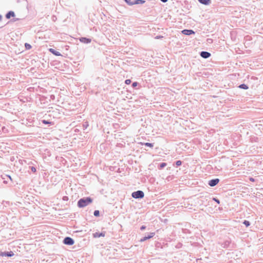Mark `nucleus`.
Masks as SVG:
<instances>
[{"mask_svg":"<svg viewBox=\"0 0 263 263\" xmlns=\"http://www.w3.org/2000/svg\"><path fill=\"white\" fill-rule=\"evenodd\" d=\"M7 19H10L11 17L15 16V13L13 11H9L5 15Z\"/></svg>","mask_w":263,"mask_h":263,"instance_id":"obj_12","label":"nucleus"},{"mask_svg":"<svg viewBox=\"0 0 263 263\" xmlns=\"http://www.w3.org/2000/svg\"><path fill=\"white\" fill-rule=\"evenodd\" d=\"M254 141H255V142H257V141H257V140H258V138H257V137H256V138H255V137H254ZM253 138H252V140H253Z\"/></svg>","mask_w":263,"mask_h":263,"instance_id":"obj_34","label":"nucleus"},{"mask_svg":"<svg viewBox=\"0 0 263 263\" xmlns=\"http://www.w3.org/2000/svg\"><path fill=\"white\" fill-rule=\"evenodd\" d=\"M2 18H3L2 15L1 14H0V21H2Z\"/></svg>","mask_w":263,"mask_h":263,"instance_id":"obj_38","label":"nucleus"},{"mask_svg":"<svg viewBox=\"0 0 263 263\" xmlns=\"http://www.w3.org/2000/svg\"><path fill=\"white\" fill-rule=\"evenodd\" d=\"M49 51L52 53L53 54L56 56H60L61 55V54L58 51H56L54 49L50 48L49 49Z\"/></svg>","mask_w":263,"mask_h":263,"instance_id":"obj_14","label":"nucleus"},{"mask_svg":"<svg viewBox=\"0 0 263 263\" xmlns=\"http://www.w3.org/2000/svg\"><path fill=\"white\" fill-rule=\"evenodd\" d=\"M182 161L181 160H177L175 162L176 166H179L182 164Z\"/></svg>","mask_w":263,"mask_h":263,"instance_id":"obj_25","label":"nucleus"},{"mask_svg":"<svg viewBox=\"0 0 263 263\" xmlns=\"http://www.w3.org/2000/svg\"><path fill=\"white\" fill-rule=\"evenodd\" d=\"M14 253L10 251L9 252H2L0 251V256L2 257L6 256V257H12L14 256Z\"/></svg>","mask_w":263,"mask_h":263,"instance_id":"obj_5","label":"nucleus"},{"mask_svg":"<svg viewBox=\"0 0 263 263\" xmlns=\"http://www.w3.org/2000/svg\"><path fill=\"white\" fill-rule=\"evenodd\" d=\"M131 83V80L130 79H126L125 81V83L126 84H129L130 83Z\"/></svg>","mask_w":263,"mask_h":263,"instance_id":"obj_30","label":"nucleus"},{"mask_svg":"<svg viewBox=\"0 0 263 263\" xmlns=\"http://www.w3.org/2000/svg\"><path fill=\"white\" fill-rule=\"evenodd\" d=\"M17 20H18V18H15V19H13L12 21L13 22H15V21H17Z\"/></svg>","mask_w":263,"mask_h":263,"instance_id":"obj_37","label":"nucleus"},{"mask_svg":"<svg viewBox=\"0 0 263 263\" xmlns=\"http://www.w3.org/2000/svg\"><path fill=\"white\" fill-rule=\"evenodd\" d=\"M220 180L218 178L213 179L209 181L208 184L211 187L215 186L219 182Z\"/></svg>","mask_w":263,"mask_h":263,"instance_id":"obj_4","label":"nucleus"},{"mask_svg":"<svg viewBox=\"0 0 263 263\" xmlns=\"http://www.w3.org/2000/svg\"><path fill=\"white\" fill-rule=\"evenodd\" d=\"M63 242L65 245L69 246H71L74 243V240L70 237H66Z\"/></svg>","mask_w":263,"mask_h":263,"instance_id":"obj_3","label":"nucleus"},{"mask_svg":"<svg viewBox=\"0 0 263 263\" xmlns=\"http://www.w3.org/2000/svg\"><path fill=\"white\" fill-rule=\"evenodd\" d=\"M105 234H106L105 232H102L101 233L96 232L95 233H93V237L94 238H99L100 237H104L105 235Z\"/></svg>","mask_w":263,"mask_h":263,"instance_id":"obj_10","label":"nucleus"},{"mask_svg":"<svg viewBox=\"0 0 263 263\" xmlns=\"http://www.w3.org/2000/svg\"><path fill=\"white\" fill-rule=\"evenodd\" d=\"M51 19L53 22H55L57 20V17L55 15H52Z\"/></svg>","mask_w":263,"mask_h":263,"instance_id":"obj_29","label":"nucleus"},{"mask_svg":"<svg viewBox=\"0 0 263 263\" xmlns=\"http://www.w3.org/2000/svg\"><path fill=\"white\" fill-rule=\"evenodd\" d=\"M200 55L204 59H208L210 57L211 54L208 51H202L200 52Z\"/></svg>","mask_w":263,"mask_h":263,"instance_id":"obj_7","label":"nucleus"},{"mask_svg":"<svg viewBox=\"0 0 263 263\" xmlns=\"http://www.w3.org/2000/svg\"><path fill=\"white\" fill-rule=\"evenodd\" d=\"M89 126L88 122L87 121L83 122L82 124V127L83 128V129H86Z\"/></svg>","mask_w":263,"mask_h":263,"instance_id":"obj_19","label":"nucleus"},{"mask_svg":"<svg viewBox=\"0 0 263 263\" xmlns=\"http://www.w3.org/2000/svg\"><path fill=\"white\" fill-rule=\"evenodd\" d=\"M8 177H9V178H10V179L11 180H12V178H11V177H10V176H8Z\"/></svg>","mask_w":263,"mask_h":263,"instance_id":"obj_39","label":"nucleus"},{"mask_svg":"<svg viewBox=\"0 0 263 263\" xmlns=\"http://www.w3.org/2000/svg\"><path fill=\"white\" fill-rule=\"evenodd\" d=\"M238 87L240 89H248L249 88V87L247 85L245 84H241L240 85H239L238 86Z\"/></svg>","mask_w":263,"mask_h":263,"instance_id":"obj_17","label":"nucleus"},{"mask_svg":"<svg viewBox=\"0 0 263 263\" xmlns=\"http://www.w3.org/2000/svg\"><path fill=\"white\" fill-rule=\"evenodd\" d=\"M249 179L252 182H254L255 181V179L252 177H250Z\"/></svg>","mask_w":263,"mask_h":263,"instance_id":"obj_33","label":"nucleus"},{"mask_svg":"<svg viewBox=\"0 0 263 263\" xmlns=\"http://www.w3.org/2000/svg\"><path fill=\"white\" fill-rule=\"evenodd\" d=\"M167 165V163L165 162H162L159 165V169L161 170Z\"/></svg>","mask_w":263,"mask_h":263,"instance_id":"obj_18","label":"nucleus"},{"mask_svg":"<svg viewBox=\"0 0 263 263\" xmlns=\"http://www.w3.org/2000/svg\"><path fill=\"white\" fill-rule=\"evenodd\" d=\"M92 202V199L90 197L80 199L78 201V206L80 208H84Z\"/></svg>","mask_w":263,"mask_h":263,"instance_id":"obj_1","label":"nucleus"},{"mask_svg":"<svg viewBox=\"0 0 263 263\" xmlns=\"http://www.w3.org/2000/svg\"><path fill=\"white\" fill-rule=\"evenodd\" d=\"M141 145H145L146 146H148V147H149L151 148H153V146H154V143H148V142H146V143H142V142H141L140 143Z\"/></svg>","mask_w":263,"mask_h":263,"instance_id":"obj_16","label":"nucleus"},{"mask_svg":"<svg viewBox=\"0 0 263 263\" xmlns=\"http://www.w3.org/2000/svg\"><path fill=\"white\" fill-rule=\"evenodd\" d=\"M198 1L200 3L204 5H209L211 3V0H198Z\"/></svg>","mask_w":263,"mask_h":263,"instance_id":"obj_13","label":"nucleus"},{"mask_svg":"<svg viewBox=\"0 0 263 263\" xmlns=\"http://www.w3.org/2000/svg\"><path fill=\"white\" fill-rule=\"evenodd\" d=\"M42 122L43 123H44L45 124H51V122L48 120H42Z\"/></svg>","mask_w":263,"mask_h":263,"instance_id":"obj_24","label":"nucleus"},{"mask_svg":"<svg viewBox=\"0 0 263 263\" xmlns=\"http://www.w3.org/2000/svg\"><path fill=\"white\" fill-rule=\"evenodd\" d=\"M132 196L135 199H142L144 196V193L142 191L138 190L133 192Z\"/></svg>","mask_w":263,"mask_h":263,"instance_id":"obj_2","label":"nucleus"},{"mask_svg":"<svg viewBox=\"0 0 263 263\" xmlns=\"http://www.w3.org/2000/svg\"><path fill=\"white\" fill-rule=\"evenodd\" d=\"M182 33L184 35H190L195 34V32L191 29H184L182 31Z\"/></svg>","mask_w":263,"mask_h":263,"instance_id":"obj_8","label":"nucleus"},{"mask_svg":"<svg viewBox=\"0 0 263 263\" xmlns=\"http://www.w3.org/2000/svg\"><path fill=\"white\" fill-rule=\"evenodd\" d=\"M138 84H139V83H138L137 82H133V83H132V87H133V88H135V87H136Z\"/></svg>","mask_w":263,"mask_h":263,"instance_id":"obj_26","label":"nucleus"},{"mask_svg":"<svg viewBox=\"0 0 263 263\" xmlns=\"http://www.w3.org/2000/svg\"><path fill=\"white\" fill-rule=\"evenodd\" d=\"M243 224H244L247 227H248L250 225V222L249 221L245 220L243 221Z\"/></svg>","mask_w":263,"mask_h":263,"instance_id":"obj_23","label":"nucleus"},{"mask_svg":"<svg viewBox=\"0 0 263 263\" xmlns=\"http://www.w3.org/2000/svg\"><path fill=\"white\" fill-rule=\"evenodd\" d=\"M79 40L81 43L85 44L90 43L91 41V40L90 39L87 38L85 37H81L79 39Z\"/></svg>","mask_w":263,"mask_h":263,"instance_id":"obj_9","label":"nucleus"},{"mask_svg":"<svg viewBox=\"0 0 263 263\" xmlns=\"http://www.w3.org/2000/svg\"><path fill=\"white\" fill-rule=\"evenodd\" d=\"M163 3H166L167 2L168 0H160Z\"/></svg>","mask_w":263,"mask_h":263,"instance_id":"obj_36","label":"nucleus"},{"mask_svg":"<svg viewBox=\"0 0 263 263\" xmlns=\"http://www.w3.org/2000/svg\"><path fill=\"white\" fill-rule=\"evenodd\" d=\"M145 1L144 0H135L133 1L132 6L134 5L143 4L145 3Z\"/></svg>","mask_w":263,"mask_h":263,"instance_id":"obj_15","label":"nucleus"},{"mask_svg":"<svg viewBox=\"0 0 263 263\" xmlns=\"http://www.w3.org/2000/svg\"><path fill=\"white\" fill-rule=\"evenodd\" d=\"M145 229H146V226H143H143H142L140 227V230H141V231H143V230H144Z\"/></svg>","mask_w":263,"mask_h":263,"instance_id":"obj_32","label":"nucleus"},{"mask_svg":"<svg viewBox=\"0 0 263 263\" xmlns=\"http://www.w3.org/2000/svg\"><path fill=\"white\" fill-rule=\"evenodd\" d=\"M30 168L31 171L33 173H35L36 172V170L35 167H34V166H30Z\"/></svg>","mask_w":263,"mask_h":263,"instance_id":"obj_27","label":"nucleus"},{"mask_svg":"<svg viewBox=\"0 0 263 263\" xmlns=\"http://www.w3.org/2000/svg\"><path fill=\"white\" fill-rule=\"evenodd\" d=\"M93 215L96 217H99L100 216V211L99 210H95L93 212Z\"/></svg>","mask_w":263,"mask_h":263,"instance_id":"obj_21","label":"nucleus"},{"mask_svg":"<svg viewBox=\"0 0 263 263\" xmlns=\"http://www.w3.org/2000/svg\"><path fill=\"white\" fill-rule=\"evenodd\" d=\"M63 199L64 200H68V197L67 196H64L63 198Z\"/></svg>","mask_w":263,"mask_h":263,"instance_id":"obj_35","label":"nucleus"},{"mask_svg":"<svg viewBox=\"0 0 263 263\" xmlns=\"http://www.w3.org/2000/svg\"><path fill=\"white\" fill-rule=\"evenodd\" d=\"M230 245L231 241H230L229 240H227L221 244V247H223V248H228L230 247Z\"/></svg>","mask_w":263,"mask_h":263,"instance_id":"obj_11","label":"nucleus"},{"mask_svg":"<svg viewBox=\"0 0 263 263\" xmlns=\"http://www.w3.org/2000/svg\"><path fill=\"white\" fill-rule=\"evenodd\" d=\"M25 47L27 50H29L32 48V46L28 43H25Z\"/></svg>","mask_w":263,"mask_h":263,"instance_id":"obj_20","label":"nucleus"},{"mask_svg":"<svg viewBox=\"0 0 263 263\" xmlns=\"http://www.w3.org/2000/svg\"><path fill=\"white\" fill-rule=\"evenodd\" d=\"M163 36H161V35H157L156 37H155V39H162L163 38Z\"/></svg>","mask_w":263,"mask_h":263,"instance_id":"obj_31","label":"nucleus"},{"mask_svg":"<svg viewBox=\"0 0 263 263\" xmlns=\"http://www.w3.org/2000/svg\"><path fill=\"white\" fill-rule=\"evenodd\" d=\"M155 233H154V232L150 233L147 236H145L144 237L140 239V241L143 242L144 241H146V240L153 237L155 236Z\"/></svg>","mask_w":263,"mask_h":263,"instance_id":"obj_6","label":"nucleus"},{"mask_svg":"<svg viewBox=\"0 0 263 263\" xmlns=\"http://www.w3.org/2000/svg\"><path fill=\"white\" fill-rule=\"evenodd\" d=\"M124 1L128 6H132L133 1H131V0H124Z\"/></svg>","mask_w":263,"mask_h":263,"instance_id":"obj_22","label":"nucleus"},{"mask_svg":"<svg viewBox=\"0 0 263 263\" xmlns=\"http://www.w3.org/2000/svg\"><path fill=\"white\" fill-rule=\"evenodd\" d=\"M213 200L214 201H215L218 204H220V200L218 198H213Z\"/></svg>","mask_w":263,"mask_h":263,"instance_id":"obj_28","label":"nucleus"}]
</instances>
